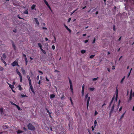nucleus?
<instances>
[{
    "label": "nucleus",
    "mask_w": 134,
    "mask_h": 134,
    "mask_svg": "<svg viewBox=\"0 0 134 134\" xmlns=\"http://www.w3.org/2000/svg\"><path fill=\"white\" fill-rule=\"evenodd\" d=\"M28 129L31 131H35L36 130L35 128L31 124L29 123L27 125Z\"/></svg>",
    "instance_id": "f257e3e1"
},
{
    "label": "nucleus",
    "mask_w": 134,
    "mask_h": 134,
    "mask_svg": "<svg viewBox=\"0 0 134 134\" xmlns=\"http://www.w3.org/2000/svg\"><path fill=\"white\" fill-rule=\"evenodd\" d=\"M68 79L70 85V88L71 90V92L73 93V90L72 88V82L71 80L69 77L68 78Z\"/></svg>",
    "instance_id": "f03ea898"
},
{
    "label": "nucleus",
    "mask_w": 134,
    "mask_h": 134,
    "mask_svg": "<svg viewBox=\"0 0 134 134\" xmlns=\"http://www.w3.org/2000/svg\"><path fill=\"white\" fill-rule=\"evenodd\" d=\"M131 4H129L128 6H129L131 9L132 8V7L134 6V0H131Z\"/></svg>",
    "instance_id": "7ed1b4c3"
},
{
    "label": "nucleus",
    "mask_w": 134,
    "mask_h": 134,
    "mask_svg": "<svg viewBox=\"0 0 134 134\" xmlns=\"http://www.w3.org/2000/svg\"><path fill=\"white\" fill-rule=\"evenodd\" d=\"M118 90L117 89V87L116 89V96L115 97V100L116 101H117L118 98Z\"/></svg>",
    "instance_id": "20e7f679"
},
{
    "label": "nucleus",
    "mask_w": 134,
    "mask_h": 134,
    "mask_svg": "<svg viewBox=\"0 0 134 134\" xmlns=\"http://www.w3.org/2000/svg\"><path fill=\"white\" fill-rule=\"evenodd\" d=\"M64 26H65V27L66 28V29L70 33H71V30L65 24H64Z\"/></svg>",
    "instance_id": "39448f33"
},
{
    "label": "nucleus",
    "mask_w": 134,
    "mask_h": 134,
    "mask_svg": "<svg viewBox=\"0 0 134 134\" xmlns=\"http://www.w3.org/2000/svg\"><path fill=\"white\" fill-rule=\"evenodd\" d=\"M114 98H115V96H114L112 98V99H111V102L110 103L109 105V107H110L111 106V104L112 103H113V101L114 100Z\"/></svg>",
    "instance_id": "423d86ee"
},
{
    "label": "nucleus",
    "mask_w": 134,
    "mask_h": 134,
    "mask_svg": "<svg viewBox=\"0 0 134 134\" xmlns=\"http://www.w3.org/2000/svg\"><path fill=\"white\" fill-rule=\"evenodd\" d=\"M16 64H17V62H16L15 61H14L11 64V65L13 66H14L16 65Z\"/></svg>",
    "instance_id": "0eeeda50"
},
{
    "label": "nucleus",
    "mask_w": 134,
    "mask_h": 134,
    "mask_svg": "<svg viewBox=\"0 0 134 134\" xmlns=\"http://www.w3.org/2000/svg\"><path fill=\"white\" fill-rule=\"evenodd\" d=\"M21 70L23 75H24L26 74L25 71L23 67L21 68Z\"/></svg>",
    "instance_id": "6e6552de"
},
{
    "label": "nucleus",
    "mask_w": 134,
    "mask_h": 134,
    "mask_svg": "<svg viewBox=\"0 0 134 134\" xmlns=\"http://www.w3.org/2000/svg\"><path fill=\"white\" fill-rule=\"evenodd\" d=\"M15 71L17 74H18L19 75H21V73L18 70V69L16 68L15 70Z\"/></svg>",
    "instance_id": "1a4fd4ad"
},
{
    "label": "nucleus",
    "mask_w": 134,
    "mask_h": 134,
    "mask_svg": "<svg viewBox=\"0 0 134 134\" xmlns=\"http://www.w3.org/2000/svg\"><path fill=\"white\" fill-rule=\"evenodd\" d=\"M27 79H28V80L29 82V83H31V80L30 79V77L29 75H28L27 76Z\"/></svg>",
    "instance_id": "9d476101"
},
{
    "label": "nucleus",
    "mask_w": 134,
    "mask_h": 134,
    "mask_svg": "<svg viewBox=\"0 0 134 134\" xmlns=\"http://www.w3.org/2000/svg\"><path fill=\"white\" fill-rule=\"evenodd\" d=\"M0 111H1V114H3L4 113H3V108L1 107L0 108Z\"/></svg>",
    "instance_id": "9b49d317"
},
{
    "label": "nucleus",
    "mask_w": 134,
    "mask_h": 134,
    "mask_svg": "<svg viewBox=\"0 0 134 134\" xmlns=\"http://www.w3.org/2000/svg\"><path fill=\"white\" fill-rule=\"evenodd\" d=\"M35 22H36V24L38 25H39V22L38 21L37 18H35Z\"/></svg>",
    "instance_id": "f8f14e48"
},
{
    "label": "nucleus",
    "mask_w": 134,
    "mask_h": 134,
    "mask_svg": "<svg viewBox=\"0 0 134 134\" xmlns=\"http://www.w3.org/2000/svg\"><path fill=\"white\" fill-rule=\"evenodd\" d=\"M55 96L54 94H51L50 96V98L51 99L55 97Z\"/></svg>",
    "instance_id": "ddd939ff"
},
{
    "label": "nucleus",
    "mask_w": 134,
    "mask_h": 134,
    "mask_svg": "<svg viewBox=\"0 0 134 134\" xmlns=\"http://www.w3.org/2000/svg\"><path fill=\"white\" fill-rule=\"evenodd\" d=\"M1 60L2 61L3 63H4V64L5 65V66H6L7 65L6 63V62L5 61H4L3 60V59L2 58H1Z\"/></svg>",
    "instance_id": "4468645a"
},
{
    "label": "nucleus",
    "mask_w": 134,
    "mask_h": 134,
    "mask_svg": "<svg viewBox=\"0 0 134 134\" xmlns=\"http://www.w3.org/2000/svg\"><path fill=\"white\" fill-rule=\"evenodd\" d=\"M19 77H20V82H22V80H23V79H22V75L21 74V75H19Z\"/></svg>",
    "instance_id": "2eb2a0df"
},
{
    "label": "nucleus",
    "mask_w": 134,
    "mask_h": 134,
    "mask_svg": "<svg viewBox=\"0 0 134 134\" xmlns=\"http://www.w3.org/2000/svg\"><path fill=\"white\" fill-rule=\"evenodd\" d=\"M37 44L40 47V49H42V45L40 43H37Z\"/></svg>",
    "instance_id": "dca6fc26"
},
{
    "label": "nucleus",
    "mask_w": 134,
    "mask_h": 134,
    "mask_svg": "<svg viewBox=\"0 0 134 134\" xmlns=\"http://www.w3.org/2000/svg\"><path fill=\"white\" fill-rule=\"evenodd\" d=\"M44 1V2L47 5V6L48 7L49 5L48 4V3L46 1V0H43Z\"/></svg>",
    "instance_id": "f3484780"
},
{
    "label": "nucleus",
    "mask_w": 134,
    "mask_h": 134,
    "mask_svg": "<svg viewBox=\"0 0 134 134\" xmlns=\"http://www.w3.org/2000/svg\"><path fill=\"white\" fill-rule=\"evenodd\" d=\"M9 87L10 88H11L12 89H12L14 87V86L13 85L9 84Z\"/></svg>",
    "instance_id": "a211bd4d"
},
{
    "label": "nucleus",
    "mask_w": 134,
    "mask_h": 134,
    "mask_svg": "<svg viewBox=\"0 0 134 134\" xmlns=\"http://www.w3.org/2000/svg\"><path fill=\"white\" fill-rule=\"evenodd\" d=\"M36 5L35 4L33 5L31 7V9L32 10H34V9L35 7H36Z\"/></svg>",
    "instance_id": "6ab92c4d"
},
{
    "label": "nucleus",
    "mask_w": 134,
    "mask_h": 134,
    "mask_svg": "<svg viewBox=\"0 0 134 134\" xmlns=\"http://www.w3.org/2000/svg\"><path fill=\"white\" fill-rule=\"evenodd\" d=\"M90 98V97H88V99L87 100V103H89V104Z\"/></svg>",
    "instance_id": "aec40b11"
},
{
    "label": "nucleus",
    "mask_w": 134,
    "mask_h": 134,
    "mask_svg": "<svg viewBox=\"0 0 134 134\" xmlns=\"http://www.w3.org/2000/svg\"><path fill=\"white\" fill-rule=\"evenodd\" d=\"M23 132V131H22L21 130H18L17 131V133L18 134H20L21 133H22Z\"/></svg>",
    "instance_id": "412c9836"
},
{
    "label": "nucleus",
    "mask_w": 134,
    "mask_h": 134,
    "mask_svg": "<svg viewBox=\"0 0 134 134\" xmlns=\"http://www.w3.org/2000/svg\"><path fill=\"white\" fill-rule=\"evenodd\" d=\"M126 111H125L121 115V118H120V119H121L122 118H123L124 116V115L126 113Z\"/></svg>",
    "instance_id": "4be33fe9"
},
{
    "label": "nucleus",
    "mask_w": 134,
    "mask_h": 134,
    "mask_svg": "<svg viewBox=\"0 0 134 134\" xmlns=\"http://www.w3.org/2000/svg\"><path fill=\"white\" fill-rule=\"evenodd\" d=\"M41 50L42 51V52L45 54H46V52L45 51V50L43 49L42 48L41 49Z\"/></svg>",
    "instance_id": "5701e85b"
},
{
    "label": "nucleus",
    "mask_w": 134,
    "mask_h": 134,
    "mask_svg": "<svg viewBox=\"0 0 134 134\" xmlns=\"http://www.w3.org/2000/svg\"><path fill=\"white\" fill-rule=\"evenodd\" d=\"M132 68H131V69H130V72H129L128 73V76H127V78H128L129 76L130 75V74H131V71L132 70Z\"/></svg>",
    "instance_id": "b1692460"
},
{
    "label": "nucleus",
    "mask_w": 134,
    "mask_h": 134,
    "mask_svg": "<svg viewBox=\"0 0 134 134\" xmlns=\"http://www.w3.org/2000/svg\"><path fill=\"white\" fill-rule=\"evenodd\" d=\"M86 52V51L84 50H82L81 51V53L82 54H84Z\"/></svg>",
    "instance_id": "393cba45"
},
{
    "label": "nucleus",
    "mask_w": 134,
    "mask_h": 134,
    "mask_svg": "<svg viewBox=\"0 0 134 134\" xmlns=\"http://www.w3.org/2000/svg\"><path fill=\"white\" fill-rule=\"evenodd\" d=\"M21 96L22 97H27V96L26 95H25V94H21Z\"/></svg>",
    "instance_id": "a878e982"
},
{
    "label": "nucleus",
    "mask_w": 134,
    "mask_h": 134,
    "mask_svg": "<svg viewBox=\"0 0 134 134\" xmlns=\"http://www.w3.org/2000/svg\"><path fill=\"white\" fill-rule=\"evenodd\" d=\"M94 89L95 88L94 87L90 88H89V90L91 91H93L94 90Z\"/></svg>",
    "instance_id": "bb28decb"
},
{
    "label": "nucleus",
    "mask_w": 134,
    "mask_h": 134,
    "mask_svg": "<svg viewBox=\"0 0 134 134\" xmlns=\"http://www.w3.org/2000/svg\"><path fill=\"white\" fill-rule=\"evenodd\" d=\"M88 93H87L85 96V100H86V99L87 98H88Z\"/></svg>",
    "instance_id": "cd10ccee"
},
{
    "label": "nucleus",
    "mask_w": 134,
    "mask_h": 134,
    "mask_svg": "<svg viewBox=\"0 0 134 134\" xmlns=\"http://www.w3.org/2000/svg\"><path fill=\"white\" fill-rule=\"evenodd\" d=\"M12 46L14 49L15 50L16 49V46L15 44L14 43L12 44Z\"/></svg>",
    "instance_id": "c85d7f7f"
},
{
    "label": "nucleus",
    "mask_w": 134,
    "mask_h": 134,
    "mask_svg": "<svg viewBox=\"0 0 134 134\" xmlns=\"http://www.w3.org/2000/svg\"><path fill=\"white\" fill-rule=\"evenodd\" d=\"M132 95H130V97L129 99V101H130L132 99Z\"/></svg>",
    "instance_id": "c756f323"
},
{
    "label": "nucleus",
    "mask_w": 134,
    "mask_h": 134,
    "mask_svg": "<svg viewBox=\"0 0 134 134\" xmlns=\"http://www.w3.org/2000/svg\"><path fill=\"white\" fill-rule=\"evenodd\" d=\"M114 104H113V106H112L111 108V111H113V110H114Z\"/></svg>",
    "instance_id": "7c9ffc66"
},
{
    "label": "nucleus",
    "mask_w": 134,
    "mask_h": 134,
    "mask_svg": "<svg viewBox=\"0 0 134 134\" xmlns=\"http://www.w3.org/2000/svg\"><path fill=\"white\" fill-rule=\"evenodd\" d=\"M125 76L124 77H123L122 79H121V81L120 82L121 83H122V82H123V81H124V79H125Z\"/></svg>",
    "instance_id": "2f4dec72"
},
{
    "label": "nucleus",
    "mask_w": 134,
    "mask_h": 134,
    "mask_svg": "<svg viewBox=\"0 0 134 134\" xmlns=\"http://www.w3.org/2000/svg\"><path fill=\"white\" fill-rule=\"evenodd\" d=\"M19 87V90L20 91H21L22 90V88L21 87V86L20 85H19L18 86Z\"/></svg>",
    "instance_id": "473e14b6"
},
{
    "label": "nucleus",
    "mask_w": 134,
    "mask_h": 134,
    "mask_svg": "<svg viewBox=\"0 0 134 134\" xmlns=\"http://www.w3.org/2000/svg\"><path fill=\"white\" fill-rule=\"evenodd\" d=\"M98 77H97V78H94L92 80L93 81H96V80H98Z\"/></svg>",
    "instance_id": "72a5a7b5"
},
{
    "label": "nucleus",
    "mask_w": 134,
    "mask_h": 134,
    "mask_svg": "<svg viewBox=\"0 0 134 134\" xmlns=\"http://www.w3.org/2000/svg\"><path fill=\"white\" fill-rule=\"evenodd\" d=\"M24 14H28V12L27 10H26L24 12Z\"/></svg>",
    "instance_id": "f704fd0d"
},
{
    "label": "nucleus",
    "mask_w": 134,
    "mask_h": 134,
    "mask_svg": "<svg viewBox=\"0 0 134 134\" xmlns=\"http://www.w3.org/2000/svg\"><path fill=\"white\" fill-rule=\"evenodd\" d=\"M96 41V38H95L94 37L93 38V41L92 42V44H94V43Z\"/></svg>",
    "instance_id": "c9c22d12"
},
{
    "label": "nucleus",
    "mask_w": 134,
    "mask_h": 134,
    "mask_svg": "<svg viewBox=\"0 0 134 134\" xmlns=\"http://www.w3.org/2000/svg\"><path fill=\"white\" fill-rule=\"evenodd\" d=\"M3 69L4 68L0 65V71H2Z\"/></svg>",
    "instance_id": "e433bc0d"
},
{
    "label": "nucleus",
    "mask_w": 134,
    "mask_h": 134,
    "mask_svg": "<svg viewBox=\"0 0 134 134\" xmlns=\"http://www.w3.org/2000/svg\"><path fill=\"white\" fill-rule=\"evenodd\" d=\"M95 56V55H91L90 56V58H93Z\"/></svg>",
    "instance_id": "4c0bfd02"
},
{
    "label": "nucleus",
    "mask_w": 134,
    "mask_h": 134,
    "mask_svg": "<svg viewBox=\"0 0 134 134\" xmlns=\"http://www.w3.org/2000/svg\"><path fill=\"white\" fill-rule=\"evenodd\" d=\"M15 106H16V107L17 108V109H18V110H19L20 109L19 105H16Z\"/></svg>",
    "instance_id": "58836bf2"
},
{
    "label": "nucleus",
    "mask_w": 134,
    "mask_h": 134,
    "mask_svg": "<svg viewBox=\"0 0 134 134\" xmlns=\"http://www.w3.org/2000/svg\"><path fill=\"white\" fill-rule=\"evenodd\" d=\"M31 91H32V92L34 94H35V92H34V90L33 89V88H31Z\"/></svg>",
    "instance_id": "ea45409f"
},
{
    "label": "nucleus",
    "mask_w": 134,
    "mask_h": 134,
    "mask_svg": "<svg viewBox=\"0 0 134 134\" xmlns=\"http://www.w3.org/2000/svg\"><path fill=\"white\" fill-rule=\"evenodd\" d=\"M29 86H30V89L31 88H33V87H32V84H31V83H29Z\"/></svg>",
    "instance_id": "a19ab883"
},
{
    "label": "nucleus",
    "mask_w": 134,
    "mask_h": 134,
    "mask_svg": "<svg viewBox=\"0 0 134 134\" xmlns=\"http://www.w3.org/2000/svg\"><path fill=\"white\" fill-rule=\"evenodd\" d=\"M2 56L4 58H6V56L5 54H3Z\"/></svg>",
    "instance_id": "79ce46f5"
},
{
    "label": "nucleus",
    "mask_w": 134,
    "mask_h": 134,
    "mask_svg": "<svg viewBox=\"0 0 134 134\" xmlns=\"http://www.w3.org/2000/svg\"><path fill=\"white\" fill-rule=\"evenodd\" d=\"M84 89H85V85L84 84H83L82 85V90H84Z\"/></svg>",
    "instance_id": "37998d69"
},
{
    "label": "nucleus",
    "mask_w": 134,
    "mask_h": 134,
    "mask_svg": "<svg viewBox=\"0 0 134 134\" xmlns=\"http://www.w3.org/2000/svg\"><path fill=\"white\" fill-rule=\"evenodd\" d=\"M69 98H70V100L71 101V104H73V103L72 102V100L71 99V97H70Z\"/></svg>",
    "instance_id": "c03bdc74"
},
{
    "label": "nucleus",
    "mask_w": 134,
    "mask_h": 134,
    "mask_svg": "<svg viewBox=\"0 0 134 134\" xmlns=\"http://www.w3.org/2000/svg\"><path fill=\"white\" fill-rule=\"evenodd\" d=\"M52 48L53 50H54L55 48V46L54 45H53L52 46Z\"/></svg>",
    "instance_id": "a18cd8bd"
},
{
    "label": "nucleus",
    "mask_w": 134,
    "mask_h": 134,
    "mask_svg": "<svg viewBox=\"0 0 134 134\" xmlns=\"http://www.w3.org/2000/svg\"><path fill=\"white\" fill-rule=\"evenodd\" d=\"M98 114V112L96 110H95V113H94V116H96Z\"/></svg>",
    "instance_id": "49530a36"
},
{
    "label": "nucleus",
    "mask_w": 134,
    "mask_h": 134,
    "mask_svg": "<svg viewBox=\"0 0 134 134\" xmlns=\"http://www.w3.org/2000/svg\"><path fill=\"white\" fill-rule=\"evenodd\" d=\"M113 30L114 31L115 30V25H114L113 26Z\"/></svg>",
    "instance_id": "de8ad7c7"
},
{
    "label": "nucleus",
    "mask_w": 134,
    "mask_h": 134,
    "mask_svg": "<svg viewBox=\"0 0 134 134\" xmlns=\"http://www.w3.org/2000/svg\"><path fill=\"white\" fill-rule=\"evenodd\" d=\"M71 18H69L68 21H67L68 23H69L70 22V21L71 20Z\"/></svg>",
    "instance_id": "09e8293b"
},
{
    "label": "nucleus",
    "mask_w": 134,
    "mask_h": 134,
    "mask_svg": "<svg viewBox=\"0 0 134 134\" xmlns=\"http://www.w3.org/2000/svg\"><path fill=\"white\" fill-rule=\"evenodd\" d=\"M64 97H65V96H64V95H62V97H61V99H63V98H64Z\"/></svg>",
    "instance_id": "8fccbe9b"
},
{
    "label": "nucleus",
    "mask_w": 134,
    "mask_h": 134,
    "mask_svg": "<svg viewBox=\"0 0 134 134\" xmlns=\"http://www.w3.org/2000/svg\"><path fill=\"white\" fill-rule=\"evenodd\" d=\"M47 111L49 114H51V113L49 111V110L47 109H46Z\"/></svg>",
    "instance_id": "3c124183"
},
{
    "label": "nucleus",
    "mask_w": 134,
    "mask_h": 134,
    "mask_svg": "<svg viewBox=\"0 0 134 134\" xmlns=\"http://www.w3.org/2000/svg\"><path fill=\"white\" fill-rule=\"evenodd\" d=\"M39 75H38L37 76L36 79L38 81L39 80Z\"/></svg>",
    "instance_id": "603ef678"
},
{
    "label": "nucleus",
    "mask_w": 134,
    "mask_h": 134,
    "mask_svg": "<svg viewBox=\"0 0 134 134\" xmlns=\"http://www.w3.org/2000/svg\"><path fill=\"white\" fill-rule=\"evenodd\" d=\"M11 104H12L14 105L15 106H16V105L14 103H13V102H11Z\"/></svg>",
    "instance_id": "864d4df0"
},
{
    "label": "nucleus",
    "mask_w": 134,
    "mask_h": 134,
    "mask_svg": "<svg viewBox=\"0 0 134 134\" xmlns=\"http://www.w3.org/2000/svg\"><path fill=\"white\" fill-rule=\"evenodd\" d=\"M48 7L49 8V9L51 11H52V10L50 7V6L49 5L48 6Z\"/></svg>",
    "instance_id": "5fc2aeb1"
},
{
    "label": "nucleus",
    "mask_w": 134,
    "mask_h": 134,
    "mask_svg": "<svg viewBox=\"0 0 134 134\" xmlns=\"http://www.w3.org/2000/svg\"><path fill=\"white\" fill-rule=\"evenodd\" d=\"M23 130L24 131H26L27 130V129L25 127H23Z\"/></svg>",
    "instance_id": "6e6d98bb"
},
{
    "label": "nucleus",
    "mask_w": 134,
    "mask_h": 134,
    "mask_svg": "<svg viewBox=\"0 0 134 134\" xmlns=\"http://www.w3.org/2000/svg\"><path fill=\"white\" fill-rule=\"evenodd\" d=\"M88 106H89V103H87V109L88 110Z\"/></svg>",
    "instance_id": "4d7b16f0"
},
{
    "label": "nucleus",
    "mask_w": 134,
    "mask_h": 134,
    "mask_svg": "<svg viewBox=\"0 0 134 134\" xmlns=\"http://www.w3.org/2000/svg\"><path fill=\"white\" fill-rule=\"evenodd\" d=\"M23 57H24L25 58V57H26V55L25 54H23Z\"/></svg>",
    "instance_id": "13d9d810"
},
{
    "label": "nucleus",
    "mask_w": 134,
    "mask_h": 134,
    "mask_svg": "<svg viewBox=\"0 0 134 134\" xmlns=\"http://www.w3.org/2000/svg\"><path fill=\"white\" fill-rule=\"evenodd\" d=\"M88 40H86L84 41L85 43H86L88 42Z\"/></svg>",
    "instance_id": "bf43d9fd"
},
{
    "label": "nucleus",
    "mask_w": 134,
    "mask_h": 134,
    "mask_svg": "<svg viewBox=\"0 0 134 134\" xmlns=\"http://www.w3.org/2000/svg\"><path fill=\"white\" fill-rule=\"evenodd\" d=\"M41 80H40L39 81H38V84H39V85H40L41 84Z\"/></svg>",
    "instance_id": "052dcab7"
},
{
    "label": "nucleus",
    "mask_w": 134,
    "mask_h": 134,
    "mask_svg": "<svg viewBox=\"0 0 134 134\" xmlns=\"http://www.w3.org/2000/svg\"><path fill=\"white\" fill-rule=\"evenodd\" d=\"M122 107H120L119 109V111H120L121 110H122Z\"/></svg>",
    "instance_id": "680f3d73"
},
{
    "label": "nucleus",
    "mask_w": 134,
    "mask_h": 134,
    "mask_svg": "<svg viewBox=\"0 0 134 134\" xmlns=\"http://www.w3.org/2000/svg\"><path fill=\"white\" fill-rule=\"evenodd\" d=\"M97 123V122L96 121V120H95V121L94 122V124L96 125V124Z\"/></svg>",
    "instance_id": "e2e57ef3"
},
{
    "label": "nucleus",
    "mask_w": 134,
    "mask_h": 134,
    "mask_svg": "<svg viewBox=\"0 0 134 134\" xmlns=\"http://www.w3.org/2000/svg\"><path fill=\"white\" fill-rule=\"evenodd\" d=\"M46 80L47 81H49V80L48 79V78H47V77H46Z\"/></svg>",
    "instance_id": "0e129e2a"
},
{
    "label": "nucleus",
    "mask_w": 134,
    "mask_h": 134,
    "mask_svg": "<svg viewBox=\"0 0 134 134\" xmlns=\"http://www.w3.org/2000/svg\"><path fill=\"white\" fill-rule=\"evenodd\" d=\"M132 90H131L130 91V95H132Z\"/></svg>",
    "instance_id": "69168bd1"
},
{
    "label": "nucleus",
    "mask_w": 134,
    "mask_h": 134,
    "mask_svg": "<svg viewBox=\"0 0 134 134\" xmlns=\"http://www.w3.org/2000/svg\"><path fill=\"white\" fill-rule=\"evenodd\" d=\"M78 9H76V10H74L73 12L72 13V14H73V13H74Z\"/></svg>",
    "instance_id": "338daca9"
},
{
    "label": "nucleus",
    "mask_w": 134,
    "mask_h": 134,
    "mask_svg": "<svg viewBox=\"0 0 134 134\" xmlns=\"http://www.w3.org/2000/svg\"><path fill=\"white\" fill-rule=\"evenodd\" d=\"M107 70L108 71H109V72H110V70L109 68H107Z\"/></svg>",
    "instance_id": "774afa93"
}]
</instances>
